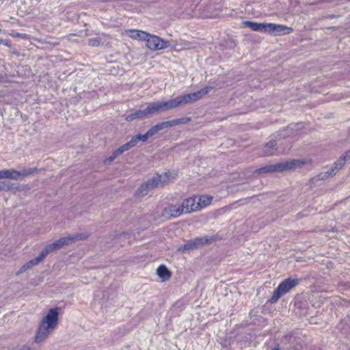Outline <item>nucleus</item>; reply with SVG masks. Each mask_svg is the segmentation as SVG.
I'll use <instances>...</instances> for the list:
<instances>
[{
	"label": "nucleus",
	"mask_w": 350,
	"mask_h": 350,
	"mask_svg": "<svg viewBox=\"0 0 350 350\" xmlns=\"http://www.w3.org/2000/svg\"><path fill=\"white\" fill-rule=\"evenodd\" d=\"M350 158V150L345 155L341 157L337 161H336L329 170L325 172H321L315 178L317 180H325L329 177L333 176L336 172L340 170L342 167L345 165V161L347 159Z\"/></svg>",
	"instance_id": "obj_7"
},
{
	"label": "nucleus",
	"mask_w": 350,
	"mask_h": 350,
	"mask_svg": "<svg viewBox=\"0 0 350 350\" xmlns=\"http://www.w3.org/2000/svg\"><path fill=\"white\" fill-rule=\"evenodd\" d=\"M242 25L253 31L273 33L275 36L289 34L293 31L291 27L275 23H260L245 21L242 23Z\"/></svg>",
	"instance_id": "obj_2"
},
{
	"label": "nucleus",
	"mask_w": 350,
	"mask_h": 350,
	"mask_svg": "<svg viewBox=\"0 0 350 350\" xmlns=\"http://www.w3.org/2000/svg\"><path fill=\"white\" fill-rule=\"evenodd\" d=\"M56 250L53 243L51 244L47 245L40 253V254L37 256L38 260L41 262L48 254L51 253L52 252Z\"/></svg>",
	"instance_id": "obj_22"
},
{
	"label": "nucleus",
	"mask_w": 350,
	"mask_h": 350,
	"mask_svg": "<svg viewBox=\"0 0 350 350\" xmlns=\"http://www.w3.org/2000/svg\"><path fill=\"white\" fill-rule=\"evenodd\" d=\"M4 44L7 45V42H3Z\"/></svg>",
	"instance_id": "obj_31"
},
{
	"label": "nucleus",
	"mask_w": 350,
	"mask_h": 350,
	"mask_svg": "<svg viewBox=\"0 0 350 350\" xmlns=\"http://www.w3.org/2000/svg\"><path fill=\"white\" fill-rule=\"evenodd\" d=\"M173 47L177 51L187 50L194 48V46L189 42L181 40L180 43H176Z\"/></svg>",
	"instance_id": "obj_23"
},
{
	"label": "nucleus",
	"mask_w": 350,
	"mask_h": 350,
	"mask_svg": "<svg viewBox=\"0 0 350 350\" xmlns=\"http://www.w3.org/2000/svg\"><path fill=\"white\" fill-rule=\"evenodd\" d=\"M190 120L191 119L189 118H181L170 121L160 122L151 127L145 134L143 135L144 140H146V142L150 137L157 134L159 131L168 129L176 125L187 124L190 122Z\"/></svg>",
	"instance_id": "obj_5"
},
{
	"label": "nucleus",
	"mask_w": 350,
	"mask_h": 350,
	"mask_svg": "<svg viewBox=\"0 0 350 350\" xmlns=\"http://www.w3.org/2000/svg\"><path fill=\"white\" fill-rule=\"evenodd\" d=\"M103 43L101 37L93 38L88 40V44L92 46H98Z\"/></svg>",
	"instance_id": "obj_28"
},
{
	"label": "nucleus",
	"mask_w": 350,
	"mask_h": 350,
	"mask_svg": "<svg viewBox=\"0 0 350 350\" xmlns=\"http://www.w3.org/2000/svg\"><path fill=\"white\" fill-rule=\"evenodd\" d=\"M87 237L88 235L84 234H75L73 235L62 237L58 239L57 241L53 242V244L55 245L56 250H57L62 248L65 245H70L73 242L84 240L87 239Z\"/></svg>",
	"instance_id": "obj_9"
},
{
	"label": "nucleus",
	"mask_w": 350,
	"mask_h": 350,
	"mask_svg": "<svg viewBox=\"0 0 350 350\" xmlns=\"http://www.w3.org/2000/svg\"><path fill=\"white\" fill-rule=\"evenodd\" d=\"M174 178L175 176H172L170 172L157 174L144 184H142L138 189V193L142 196H146L150 191L157 187H163Z\"/></svg>",
	"instance_id": "obj_4"
},
{
	"label": "nucleus",
	"mask_w": 350,
	"mask_h": 350,
	"mask_svg": "<svg viewBox=\"0 0 350 350\" xmlns=\"http://www.w3.org/2000/svg\"><path fill=\"white\" fill-rule=\"evenodd\" d=\"M145 117H146V115H145L144 111V109H142V110H137V111H135L134 113L129 114L128 116H126L125 119L128 122H131L135 119L143 118Z\"/></svg>",
	"instance_id": "obj_24"
},
{
	"label": "nucleus",
	"mask_w": 350,
	"mask_h": 350,
	"mask_svg": "<svg viewBox=\"0 0 350 350\" xmlns=\"http://www.w3.org/2000/svg\"><path fill=\"white\" fill-rule=\"evenodd\" d=\"M183 213H189L199 209V204H197L196 198H188L184 200L180 204Z\"/></svg>",
	"instance_id": "obj_13"
},
{
	"label": "nucleus",
	"mask_w": 350,
	"mask_h": 350,
	"mask_svg": "<svg viewBox=\"0 0 350 350\" xmlns=\"http://www.w3.org/2000/svg\"><path fill=\"white\" fill-rule=\"evenodd\" d=\"M208 243V239L205 237L196 238L194 240L189 241L183 246L180 247L178 251L185 252L198 248Z\"/></svg>",
	"instance_id": "obj_12"
},
{
	"label": "nucleus",
	"mask_w": 350,
	"mask_h": 350,
	"mask_svg": "<svg viewBox=\"0 0 350 350\" xmlns=\"http://www.w3.org/2000/svg\"><path fill=\"white\" fill-rule=\"evenodd\" d=\"M158 276L162 279L163 281L168 280L172 275V273L163 265H160L157 269Z\"/></svg>",
	"instance_id": "obj_19"
},
{
	"label": "nucleus",
	"mask_w": 350,
	"mask_h": 350,
	"mask_svg": "<svg viewBox=\"0 0 350 350\" xmlns=\"http://www.w3.org/2000/svg\"><path fill=\"white\" fill-rule=\"evenodd\" d=\"M300 280L297 278H288L282 281L273 291L270 299L271 303L277 302L279 299L288 293L291 289L299 284Z\"/></svg>",
	"instance_id": "obj_6"
},
{
	"label": "nucleus",
	"mask_w": 350,
	"mask_h": 350,
	"mask_svg": "<svg viewBox=\"0 0 350 350\" xmlns=\"http://www.w3.org/2000/svg\"><path fill=\"white\" fill-rule=\"evenodd\" d=\"M0 178H10L12 180H18L17 170L15 169H8L0 171Z\"/></svg>",
	"instance_id": "obj_20"
},
{
	"label": "nucleus",
	"mask_w": 350,
	"mask_h": 350,
	"mask_svg": "<svg viewBox=\"0 0 350 350\" xmlns=\"http://www.w3.org/2000/svg\"><path fill=\"white\" fill-rule=\"evenodd\" d=\"M10 35L12 38H22V39H28L29 38V36L27 34L20 33H18V32H12L11 33H10Z\"/></svg>",
	"instance_id": "obj_29"
},
{
	"label": "nucleus",
	"mask_w": 350,
	"mask_h": 350,
	"mask_svg": "<svg viewBox=\"0 0 350 350\" xmlns=\"http://www.w3.org/2000/svg\"><path fill=\"white\" fill-rule=\"evenodd\" d=\"M126 35L130 37L132 39L138 40H144L146 39L148 36V33L137 29H128L126 30Z\"/></svg>",
	"instance_id": "obj_15"
},
{
	"label": "nucleus",
	"mask_w": 350,
	"mask_h": 350,
	"mask_svg": "<svg viewBox=\"0 0 350 350\" xmlns=\"http://www.w3.org/2000/svg\"><path fill=\"white\" fill-rule=\"evenodd\" d=\"M125 151L123 150L122 146H120L118 148H117L116 150H115L111 155L110 157H109L108 158H107L105 160V164H108L111 162H112L113 160L116 159V158L117 157H118L119 155H120L121 154H122L123 152H124Z\"/></svg>",
	"instance_id": "obj_25"
},
{
	"label": "nucleus",
	"mask_w": 350,
	"mask_h": 350,
	"mask_svg": "<svg viewBox=\"0 0 350 350\" xmlns=\"http://www.w3.org/2000/svg\"><path fill=\"white\" fill-rule=\"evenodd\" d=\"M163 103H164L163 106L165 107V111L170 109L176 108L180 105L185 104V100H184V98H183V95H181L176 98L170 100L168 101H163Z\"/></svg>",
	"instance_id": "obj_17"
},
{
	"label": "nucleus",
	"mask_w": 350,
	"mask_h": 350,
	"mask_svg": "<svg viewBox=\"0 0 350 350\" xmlns=\"http://www.w3.org/2000/svg\"><path fill=\"white\" fill-rule=\"evenodd\" d=\"M139 141L146 142V140H144L143 135H142V134L135 135L134 137H132V139L129 142L123 144L121 146H122L123 150H124L126 152V151L130 150L131 148L135 147Z\"/></svg>",
	"instance_id": "obj_18"
},
{
	"label": "nucleus",
	"mask_w": 350,
	"mask_h": 350,
	"mask_svg": "<svg viewBox=\"0 0 350 350\" xmlns=\"http://www.w3.org/2000/svg\"><path fill=\"white\" fill-rule=\"evenodd\" d=\"M163 105V101L153 102L148 103L146 108L144 109L146 117L157 112L165 111Z\"/></svg>",
	"instance_id": "obj_14"
},
{
	"label": "nucleus",
	"mask_w": 350,
	"mask_h": 350,
	"mask_svg": "<svg viewBox=\"0 0 350 350\" xmlns=\"http://www.w3.org/2000/svg\"><path fill=\"white\" fill-rule=\"evenodd\" d=\"M25 349H26V350H30V349H29V348H26Z\"/></svg>",
	"instance_id": "obj_32"
},
{
	"label": "nucleus",
	"mask_w": 350,
	"mask_h": 350,
	"mask_svg": "<svg viewBox=\"0 0 350 350\" xmlns=\"http://www.w3.org/2000/svg\"><path fill=\"white\" fill-rule=\"evenodd\" d=\"M197 204H199V209L206 206L210 204L212 201V198L208 196H201L198 198Z\"/></svg>",
	"instance_id": "obj_27"
},
{
	"label": "nucleus",
	"mask_w": 350,
	"mask_h": 350,
	"mask_svg": "<svg viewBox=\"0 0 350 350\" xmlns=\"http://www.w3.org/2000/svg\"><path fill=\"white\" fill-rule=\"evenodd\" d=\"M145 41L146 42V46L152 51L165 49L170 46L169 41L150 33H148V36Z\"/></svg>",
	"instance_id": "obj_8"
},
{
	"label": "nucleus",
	"mask_w": 350,
	"mask_h": 350,
	"mask_svg": "<svg viewBox=\"0 0 350 350\" xmlns=\"http://www.w3.org/2000/svg\"><path fill=\"white\" fill-rule=\"evenodd\" d=\"M275 146L276 142L274 140L267 142L265 146L262 155L267 157L274 154L276 152Z\"/></svg>",
	"instance_id": "obj_21"
},
{
	"label": "nucleus",
	"mask_w": 350,
	"mask_h": 350,
	"mask_svg": "<svg viewBox=\"0 0 350 350\" xmlns=\"http://www.w3.org/2000/svg\"><path fill=\"white\" fill-rule=\"evenodd\" d=\"M273 350H280L278 348H274Z\"/></svg>",
	"instance_id": "obj_30"
},
{
	"label": "nucleus",
	"mask_w": 350,
	"mask_h": 350,
	"mask_svg": "<svg viewBox=\"0 0 350 350\" xmlns=\"http://www.w3.org/2000/svg\"><path fill=\"white\" fill-rule=\"evenodd\" d=\"M41 169H38L36 167H27L23 168L20 170H17L18 174V179L23 180L29 176H33L35 174L41 172Z\"/></svg>",
	"instance_id": "obj_16"
},
{
	"label": "nucleus",
	"mask_w": 350,
	"mask_h": 350,
	"mask_svg": "<svg viewBox=\"0 0 350 350\" xmlns=\"http://www.w3.org/2000/svg\"><path fill=\"white\" fill-rule=\"evenodd\" d=\"M307 163L304 159H293L276 164L268 165L256 170L258 174L281 172L300 167Z\"/></svg>",
	"instance_id": "obj_3"
},
{
	"label": "nucleus",
	"mask_w": 350,
	"mask_h": 350,
	"mask_svg": "<svg viewBox=\"0 0 350 350\" xmlns=\"http://www.w3.org/2000/svg\"><path fill=\"white\" fill-rule=\"evenodd\" d=\"M57 309H50L47 314L40 321L38 332L35 337V341L36 342H41L44 341L55 329L57 325Z\"/></svg>",
	"instance_id": "obj_1"
},
{
	"label": "nucleus",
	"mask_w": 350,
	"mask_h": 350,
	"mask_svg": "<svg viewBox=\"0 0 350 350\" xmlns=\"http://www.w3.org/2000/svg\"><path fill=\"white\" fill-rule=\"evenodd\" d=\"M212 90L213 88L211 86H206V88L196 92L183 95V98H184L185 104L191 101H197L202 96L207 94Z\"/></svg>",
	"instance_id": "obj_11"
},
{
	"label": "nucleus",
	"mask_w": 350,
	"mask_h": 350,
	"mask_svg": "<svg viewBox=\"0 0 350 350\" xmlns=\"http://www.w3.org/2000/svg\"><path fill=\"white\" fill-rule=\"evenodd\" d=\"M39 262H40V261L38 260V258L37 257L31 259V260H29V262H27V263H25V265H23L22 266V267L20 269L19 273H23V272L26 271L27 269H30L33 265H38Z\"/></svg>",
	"instance_id": "obj_26"
},
{
	"label": "nucleus",
	"mask_w": 350,
	"mask_h": 350,
	"mask_svg": "<svg viewBox=\"0 0 350 350\" xmlns=\"http://www.w3.org/2000/svg\"><path fill=\"white\" fill-rule=\"evenodd\" d=\"M183 214L180 204H169L163 211L162 217L165 219L177 217Z\"/></svg>",
	"instance_id": "obj_10"
}]
</instances>
